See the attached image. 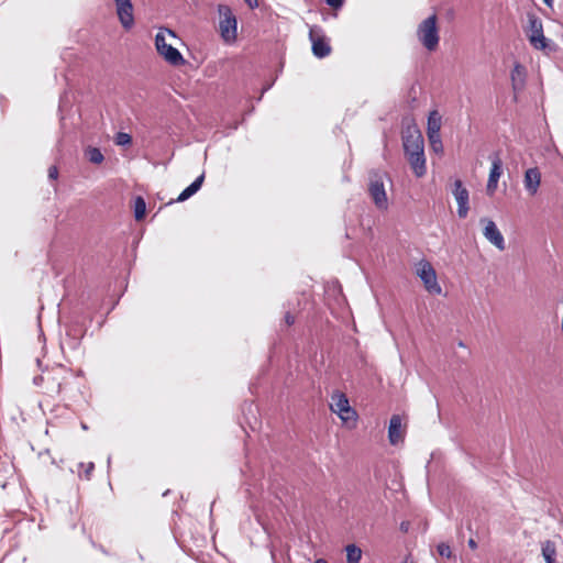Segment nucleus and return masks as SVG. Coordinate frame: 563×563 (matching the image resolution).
<instances>
[{"label": "nucleus", "mask_w": 563, "mask_h": 563, "mask_svg": "<svg viewBox=\"0 0 563 563\" xmlns=\"http://www.w3.org/2000/svg\"><path fill=\"white\" fill-rule=\"evenodd\" d=\"M417 274L423 282V285L429 292L437 295L441 294L442 288L437 280L435 271L429 262H421L419 264Z\"/></svg>", "instance_id": "obj_10"}, {"label": "nucleus", "mask_w": 563, "mask_h": 563, "mask_svg": "<svg viewBox=\"0 0 563 563\" xmlns=\"http://www.w3.org/2000/svg\"><path fill=\"white\" fill-rule=\"evenodd\" d=\"M481 221L485 223L483 231L485 239L488 240L499 251H504L506 249L505 239L496 223L489 219H482Z\"/></svg>", "instance_id": "obj_13"}, {"label": "nucleus", "mask_w": 563, "mask_h": 563, "mask_svg": "<svg viewBox=\"0 0 563 563\" xmlns=\"http://www.w3.org/2000/svg\"><path fill=\"white\" fill-rule=\"evenodd\" d=\"M526 76V68L519 63L515 64L510 75L515 101H517L518 92H520L525 87Z\"/></svg>", "instance_id": "obj_16"}, {"label": "nucleus", "mask_w": 563, "mask_h": 563, "mask_svg": "<svg viewBox=\"0 0 563 563\" xmlns=\"http://www.w3.org/2000/svg\"><path fill=\"white\" fill-rule=\"evenodd\" d=\"M451 192L457 203V216L460 219H465L470 211V191L463 185L461 179H455L451 187Z\"/></svg>", "instance_id": "obj_9"}, {"label": "nucleus", "mask_w": 563, "mask_h": 563, "mask_svg": "<svg viewBox=\"0 0 563 563\" xmlns=\"http://www.w3.org/2000/svg\"><path fill=\"white\" fill-rule=\"evenodd\" d=\"M309 38L312 43V53L318 58H324L330 55L331 46L324 38L322 30L318 26H311L309 30Z\"/></svg>", "instance_id": "obj_11"}, {"label": "nucleus", "mask_w": 563, "mask_h": 563, "mask_svg": "<svg viewBox=\"0 0 563 563\" xmlns=\"http://www.w3.org/2000/svg\"><path fill=\"white\" fill-rule=\"evenodd\" d=\"M438 553L443 556V558H451L452 555V552H451V548L449 544L446 543H440L438 545Z\"/></svg>", "instance_id": "obj_28"}, {"label": "nucleus", "mask_w": 563, "mask_h": 563, "mask_svg": "<svg viewBox=\"0 0 563 563\" xmlns=\"http://www.w3.org/2000/svg\"><path fill=\"white\" fill-rule=\"evenodd\" d=\"M330 408L332 412L336 413L344 422L356 420V411L351 408L349 399L343 393H333L331 396Z\"/></svg>", "instance_id": "obj_8"}, {"label": "nucleus", "mask_w": 563, "mask_h": 563, "mask_svg": "<svg viewBox=\"0 0 563 563\" xmlns=\"http://www.w3.org/2000/svg\"><path fill=\"white\" fill-rule=\"evenodd\" d=\"M79 467L84 468V474H85L86 479H90L91 474L95 470V464L92 462H89L87 464L79 463Z\"/></svg>", "instance_id": "obj_27"}, {"label": "nucleus", "mask_w": 563, "mask_h": 563, "mask_svg": "<svg viewBox=\"0 0 563 563\" xmlns=\"http://www.w3.org/2000/svg\"><path fill=\"white\" fill-rule=\"evenodd\" d=\"M400 528H401V530H404V531H407V529H408V528H407V525H406L405 522H402V523H401Z\"/></svg>", "instance_id": "obj_36"}, {"label": "nucleus", "mask_w": 563, "mask_h": 563, "mask_svg": "<svg viewBox=\"0 0 563 563\" xmlns=\"http://www.w3.org/2000/svg\"><path fill=\"white\" fill-rule=\"evenodd\" d=\"M170 36L173 38L176 37V34L168 30H161L155 35V47L157 53L164 57V59L170 64L172 66H181L185 64V59L181 55V53L174 47L172 44L167 43L166 36Z\"/></svg>", "instance_id": "obj_2"}, {"label": "nucleus", "mask_w": 563, "mask_h": 563, "mask_svg": "<svg viewBox=\"0 0 563 563\" xmlns=\"http://www.w3.org/2000/svg\"><path fill=\"white\" fill-rule=\"evenodd\" d=\"M467 543H468V547L473 550L477 548V543L475 542L474 539H470Z\"/></svg>", "instance_id": "obj_34"}, {"label": "nucleus", "mask_w": 563, "mask_h": 563, "mask_svg": "<svg viewBox=\"0 0 563 563\" xmlns=\"http://www.w3.org/2000/svg\"><path fill=\"white\" fill-rule=\"evenodd\" d=\"M81 428H82L84 430H87V426H86L85 423H81Z\"/></svg>", "instance_id": "obj_39"}, {"label": "nucleus", "mask_w": 563, "mask_h": 563, "mask_svg": "<svg viewBox=\"0 0 563 563\" xmlns=\"http://www.w3.org/2000/svg\"><path fill=\"white\" fill-rule=\"evenodd\" d=\"M405 154L424 151L423 136L416 124H408L402 130Z\"/></svg>", "instance_id": "obj_7"}, {"label": "nucleus", "mask_w": 563, "mask_h": 563, "mask_svg": "<svg viewBox=\"0 0 563 563\" xmlns=\"http://www.w3.org/2000/svg\"><path fill=\"white\" fill-rule=\"evenodd\" d=\"M146 212V203L142 197H136L134 200V217L136 220L144 218Z\"/></svg>", "instance_id": "obj_24"}, {"label": "nucleus", "mask_w": 563, "mask_h": 563, "mask_svg": "<svg viewBox=\"0 0 563 563\" xmlns=\"http://www.w3.org/2000/svg\"><path fill=\"white\" fill-rule=\"evenodd\" d=\"M430 147L435 153H442L443 152V144L441 140L440 133L435 134H428Z\"/></svg>", "instance_id": "obj_25"}, {"label": "nucleus", "mask_w": 563, "mask_h": 563, "mask_svg": "<svg viewBox=\"0 0 563 563\" xmlns=\"http://www.w3.org/2000/svg\"><path fill=\"white\" fill-rule=\"evenodd\" d=\"M541 184V173L538 167L528 168L525 172L523 186L530 196H536Z\"/></svg>", "instance_id": "obj_15"}, {"label": "nucleus", "mask_w": 563, "mask_h": 563, "mask_svg": "<svg viewBox=\"0 0 563 563\" xmlns=\"http://www.w3.org/2000/svg\"><path fill=\"white\" fill-rule=\"evenodd\" d=\"M417 37L422 46L429 52L437 49L440 36L435 14H432L420 22L417 27Z\"/></svg>", "instance_id": "obj_3"}, {"label": "nucleus", "mask_w": 563, "mask_h": 563, "mask_svg": "<svg viewBox=\"0 0 563 563\" xmlns=\"http://www.w3.org/2000/svg\"><path fill=\"white\" fill-rule=\"evenodd\" d=\"M285 321H286V323H287L288 325H291V324H294V322H295V318H294V316H291V314L288 312V313H286V316H285Z\"/></svg>", "instance_id": "obj_32"}, {"label": "nucleus", "mask_w": 563, "mask_h": 563, "mask_svg": "<svg viewBox=\"0 0 563 563\" xmlns=\"http://www.w3.org/2000/svg\"><path fill=\"white\" fill-rule=\"evenodd\" d=\"M220 14L219 29L222 38L225 42H232L236 38V19L232 10L224 4H220L218 8Z\"/></svg>", "instance_id": "obj_6"}, {"label": "nucleus", "mask_w": 563, "mask_h": 563, "mask_svg": "<svg viewBox=\"0 0 563 563\" xmlns=\"http://www.w3.org/2000/svg\"><path fill=\"white\" fill-rule=\"evenodd\" d=\"M547 7L552 8L553 7V0H543Z\"/></svg>", "instance_id": "obj_35"}, {"label": "nucleus", "mask_w": 563, "mask_h": 563, "mask_svg": "<svg viewBox=\"0 0 563 563\" xmlns=\"http://www.w3.org/2000/svg\"><path fill=\"white\" fill-rule=\"evenodd\" d=\"M203 180L205 174H201L179 194L177 201L183 202L194 196L201 188Z\"/></svg>", "instance_id": "obj_19"}, {"label": "nucleus", "mask_w": 563, "mask_h": 563, "mask_svg": "<svg viewBox=\"0 0 563 563\" xmlns=\"http://www.w3.org/2000/svg\"><path fill=\"white\" fill-rule=\"evenodd\" d=\"M58 177V169L56 166H51L48 168V178L52 179V180H55L57 179Z\"/></svg>", "instance_id": "obj_31"}, {"label": "nucleus", "mask_w": 563, "mask_h": 563, "mask_svg": "<svg viewBox=\"0 0 563 563\" xmlns=\"http://www.w3.org/2000/svg\"><path fill=\"white\" fill-rule=\"evenodd\" d=\"M413 174L417 177H422L427 173L424 151L405 154Z\"/></svg>", "instance_id": "obj_17"}, {"label": "nucleus", "mask_w": 563, "mask_h": 563, "mask_svg": "<svg viewBox=\"0 0 563 563\" xmlns=\"http://www.w3.org/2000/svg\"><path fill=\"white\" fill-rule=\"evenodd\" d=\"M131 142H132V137L128 133L119 132L115 135V144H118V145H128V144H131Z\"/></svg>", "instance_id": "obj_26"}, {"label": "nucleus", "mask_w": 563, "mask_h": 563, "mask_svg": "<svg viewBox=\"0 0 563 563\" xmlns=\"http://www.w3.org/2000/svg\"><path fill=\"white\" fill-rule=\"evenodd\" d=\"M107 463H108V467H110V464H111V456H109V457H108Z\"/></svg>", "instance_id": "obj_38"}, {"label": "nucleus", "mask_w": 563, "mask_h": 563, "mask_svg": "<svg viewBox=\"0 0 563 563\" xmlns=\"http://www.w3.org/2000/svg\"><path fill=\"white\" fill-rule=\"evenodd\" d=\"M440 130H441V117L437 110H433L429 113V117H428L427 134L440 133Z\"/></svg>", "instance_id": "obj_21"}, {"label": "nucleus", "mask_w": 563, "mask_h": 563, "mask_svg": "<svg viewBox=\"0 0 563 563\" xmlns=\"http://www.w3.org/2000/svg\"><path fill=\"white\" fill-rule=\"evenodd\" d=\"M528 24L525 27V33L536 49H544L548 46V40L543 34L542 20L534 13H528Z\"/></svg>", "instance_id": "obj_5"}, {"label": "nucleus", "mask_w": 563, "mask_h": 563, "mask_svg": "<svg viewBox=\"0 0 563 563\" xmlns=\"http://www.w3.org/2000/svg\"><path fill=\"white\" fill-rule=\"evenodd\" d=\"M314 563H328L324 559H318Z\"/></svg>", "instance_id": "obj_37"}, {"label": "nucleus", "mask_w": 563, "mask_h": 563, "mask_svg": "<svg viewBox=\"0 0 563 563\" xmlns=\"http://www.w3.org/2000/svg\"><path fill=\"white\" fill-rule=\"evenodd\" d=\"M490 161L492 167L487 181V192L493 195L497 189L498 180L503 173V161L497 153L490 156Z\"/></svg>", "instance_id": "obj_14"}, {"label": "nucleus", "mask_w": 563, "mask_h": 563, "mask_svg": "<svg viewBox=\"0 0 563 563\" xmlns=\"http://www.w3.org/2000/svg\"><path fill=\"white\" fill-rule=\"evenodd\" d=\"M85 157L92 164H101L104 159L103 154L98 147L88 146L85 150Z\"/></svg>", "instance_id": "obj_22"}, {"label": "nucleus", "mask_w": 563, "mask_h": 563, "mask_svg": "<svg viewBox=\"0 0 563 563\" xmlns=\"http://www.w3.org/2000/svg\"><path fill=\"white\" fill-rule=\"evenodd\" d=\"M117 14L123 29L130 30L134 25L133 4L131 0H113Z\"/></svg>", "instance_id": "obj_12"}, {"label": "nucleus", "mask_w": 563, "mask_h": 563, "mask_svg": "<svg viewBox=\"0 0 563 563\" xmlns=\"http://www.w3.org/2000/svg\"><path fill=\"white\" fill-rule=\"evenodd\" d=\"M346 562L347 563H360L362 559V550L355 544H349L345 548Z\"/></svg>", "instance_id": "obj_23"}, {"label": "nucleus", "mask_w": 563, "mask_h": 563, "mask_svg": "<svg viewBox=\"0 0 563 563\" xmlns=\"http://www.w3.org/2000/svg\"><path fill=\"white\" fill-rule=\"evenodd\" d=\"M46 378H47V371L44 374L40 375V376H35L33 378V383L36 386L43 385L45 387L46 386Z\"/></svg>", "instance_id": "obj_29"}, {"label": "nucleus", "mask_w": 563, "mask_h": 563, "mask_svg": "<svg viewBox=\"0 0 563 563\" xmlns=\"http://www.w3.org/2000/svg\"><path fill=\"white\" fill-rule=\"evenodd\" d=\"M542 556L545 560V563H554L556 556V547L555 543L551 540H545L541 544Z\"/></svg>", "instance_id": "obj_20"}, {"label": "nucleus", "mask_w": 563, "mask_h": 563, "mask_svg": "<svg viewBox=\"0 0 563 563\" xmlns=\"http://www.w3.org/2000/svg\"><path fill=\"white\" fill-rule=\"evenodd\" d=\"M384 176L385 174L380 170L369 172L368 192L374 205L380 210H386L388 208Z\"/></svg>", "instance_id": "obj_4"}, {"label": "nucleus", "mask_w": 563, "mask_h": 563, "mask_svg": "<svg viewBox=\"0 0 563 563\" xmlns=\"http://www.w3.org/2000/svg\"><path fill=\"white\" fill-rule=\"evenodd\" d=\"M344 0H325V3L334 9H339L343 5Z\"/></svg>", "instance_id": "obj_30"}, {"label": "nucleus", "mask_w": 563, "mask_h": 563, "mask_svg": "<svg viewBox=\"0 0 563 563\" xmlns=\"http://www.w3.org/2000/svg\"><path fill=\"white\" fill-rule=\"evenodd\" d=\"M388 439L393 445L398 444L404 439V432L401 429V418L398 415H394L390 418L388 427Z\"/></svg>", "instance_id": "obj_18"}, {"label": "nucleus", "mask_w": 563, "mask_h": 563, "mask_svg": "<svg viewBox=\"0 0 563 563\" xmlns=\"http://www.w3.org/2000/svg\"><path fill=\"white\" fill-rule=\"evenodd\" d=\"M244 1H245V2L249 4V7H250V8H252V9H254V8H256V7L258 5L257 0H244Z\"/></svg>", "instance_id": "obj_33"}, {"label": "nucleus", "mask_w": 563, "mask_h": 563, "mask_svg": "<svg viewBox=\"0 0 563 563\" xmlns=\"http://www.w3.org/2000/svg\"><path fill=\"white\" fill-rule=\"evenodd\" d=\"M75 373L62 365L55 364L52 368L47 369V378L45 391L52 397H62L63 399L70 398L77 389Z\"/></svg>", "instance_id": "obj_1"}]
</instances>
